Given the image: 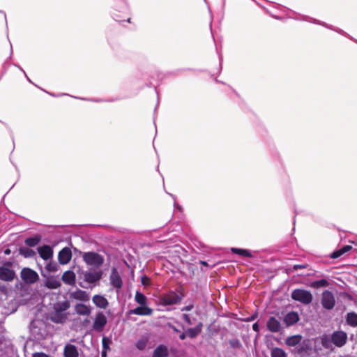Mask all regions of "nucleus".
<instances>
[{"mask_svg": "<svg viewBox=\"0 0 357 357\" xmlns=\"http://www.w3.org/2000/svg\"><path fill=\"white\" fill-rule=\"evenodd\" d=\"M291 296L293 300L300 302L303 305H308L311 303L313 300L312 293L303 289H296L293 290Z\"/></svg>", "mask_w": 357, "mask_h": 357, "instance_id": "f257e3e1", "label": "nucleus"}, {"mask_svg": "<svg viewBox=\"0 0 357 357\" xmlns=\"http://www.w3.org/2000/svg\"><path fill=\"white\" fill-rule=\"evenodd\" d=\"M83 259L86 264L95 267L100 266L104 262L103 257L100 255L93 252L84 253Z\"/></svg>", "mask_w": 357, "mask_h": 357, "instance_id": "f03ea898", "label": "nucleus"}, {"mask_svg": "<svg viewBox=\"0 0 357 357\" xmlns=\"http://www.w3.org/2000/svg\"><path fill=\"white\" fill-rule=\"evenodd\" d=\"M182 298L183 296L181 294L170 291L160 297V303L163 305H172L179 303Z\"/></svg>", "mask_w": 357, "mask_h": 357, "instance_id": "7ed1b4c3", "label": "nucleus"}, {"mask_svg": "<svg viewBox=\"0 0 357 357\" xmlns=\"http://www.w3.org/2000/svg\"><path fill=\"white\" fill-rule=\"evenodd\" d=\"M20 276L26 284H33L39 279L38 274L29 268H23L20 272Z\"/></svg>", "mask_w": 357, "mask_h": 357, "instance_id": "20e7f679", "label": "nucleus"}, {"mask_svg": "<svg viewBox=\"0 0 357 357\" xmlns=\"http://www.w3.org/2000/svg\"><path fill=\"white\" fill-rule=\"evenodd\" d=\"M321 305L326 310H332L335 305V299L333 294L328 291L325 290L321 294Z\"/></svg>", "mask_w": 357, "mask_h": 357, "instance_id": "39448f33", "label": "nucleus"}, {"mask_svg": "<svg viewBox=\"0 0 357 357\" xmlns=\"http://www.w3.org/2000/svg\"><path fill=\"white\" fill-rule=\"evenodd\" d=\"M331 341L337 347H342L347 343V334L342 331H334L331 335Z\"/></svg>", "mask_w": 357, "mask_h": 357, "instance_id": "423d86ee", "label": "nucleus"}, {"mask_svg": "<svg viewBox=\"0 0 357 357\" xmlns=\"http://www.w3.org/2000/svg\"><path fill=\"white\" fill-rule=\"evenodd\" d=\"M107 324V318L103 312H98L95 317L93 328L98 332H101Z\"/></svg>", "mask_w": 357, "mask_h": 357, "instance_id": "0eeeda50", "label": "nucleus"}, {"mask_svg": "<svg viewBox=\"0 0 357 357\" xmlns=\"http://www.w3.org/2000/svg\"><path fill=\"white\" fill-rule=\"evenodd\" d=\"M14 271L6 266L0 267V280L4 281H12L15 278Z\"/></svg>", "mask_w": 357, "mask_h": 357, "instance_id": "6e6552de", "label": "nucleus"}, {"mask_svg": "<svg viewBox=\"0 0 357 357\" xmlns=\"http://www.w3.org/2000/svg\"><path fill=\"white\" fill-rule=\"evenodd\" d=\"M72 258L71 250L68 248H63L58 255V259L61 264H68Z\"/></svg>", "mask_w": 357, "mask_h": 357, "instance_id": "1a4fd4ad", "label": "nucleus"}, {"mask_svg": "<svg viewBox=\"0 0 357 357\" xmlns=\"http://www.w3.org/2000/svg\"><path fill=\"white\" fill-rule=\"evenodd\" d=\"M266 326L271 332L278 333L280 331L281 324L275 317H271L267 321Z\"/></svg>", "mask_w": 357, "mask_h": 357, "instance_id": "9d476101", "label": "nucleus"}, {"mask_svg": "<svg viewBox=\"0 0 357 357\" xmlns=\"http://www.w3.org/2000/svg\"><path fill=\"white\" fill-rule=\"evenodd\" d=\"M38 252L40 255V257L44 260L50 259L53 256V250L50 245H43L38 247Z\"/></svg>", "mask_w": 357, "mask_h": 357, "instance_id": "9b49d317", "label": "nucleus"}, {"mask_svg": "<svg viewBox=\"0 0 357 357\" xmlns=\"http://www.w3.org/2000/svg\"><path fill=\"white\" fill-rule=\"evenodd\" d=\"M152 312L153 310L147 305H139L130 310V314L141 316L151 315Z\"/></svg>", "mask_w": 357, "mask_h": 357, "instance_id": "f8f14e48", "label": "nucleus"}, {"mask_svg": "<svg viewBox=\"0 0 357 357\" xmlns=\"http://www.w3.org/2000/svg\"><path fill=\"white\" fill-rule=\"evenodd\" d=\"M110 283L112 285L113 287L116 289H121L123 284V282L121 280V276L118 273V272L114 269L112 271V273L110 275Z\"/></svg>", "mask_w": 357, "mask_h": 357, "instance_id": "ddd939ff", "label": "nucleus"}, {"mask_svg": "<svg viewBox=\"0 0 357 357\" xmlns=\"http://www.w3.org/2000/svg\"><path fill=\"white\" fill-rule=\"evenodd\" d=\"M284 323L287 326H292L299 321V316L296 312H290L284 317Z\"/></svg>", "mask_w": 357, "mask_h": 357, "instance_id": "4468645a", "label": "nucleus"}, {"mask_svg": "<svg viewBox=\"0 0 357 357\" xmlns=\"http://www.w3.org/2000/svg\"><path fill=\"white\" fill-rule=\"evenodd\" d=\"M70 297L80 301H88L90 299L89 294L84 290L77 289L70 294Z\"/></svg>", "mask_w": 357, "mask_h": 357, "instance_id": "2eb2a0df", "label": "nucleus"}, {"mask_svg": "<svg viewBox=\"0 0 357 357\" xmlns=\"http://www.w3.org/2000/svg\"><path fill=\"white\" fill-rule=\"evenodd\" d=\"M93 303L96 307L101 309H106L109 305V302L103 296L95 295L92 298Z\"/></svg>", "mask_w": 357, "mask_h": 357, "instance_id": "dca6fc26", "label": "nucleus"}, {"mask_svg": "<svg viewBox=\"0 0 357 357\" xmlns=\"http://www.w3.org/2000/svg\"><path fill=\"white\" fill-rule=\"evenodd\" d=\"M169 350L166 345L160 344L153 350L151 357H168Z\"/></svg>", "mask_w": 357, "mask_h": 357, "instance_id": "f3484780", "label": "nucleus"}, {"mask_svg": "<svg viewBox=\"0 0 357 357\" xmlns=\"http://www.w3.org/2000/svg\"><path fill=\"white\" fill-rule=\"evenodd\" d=\"M102 273L100 271L86 272L84 273V280L89 282L93 283L100 280Z\"/></svg>", "mask_w": 357, "mask_h": 357, "instance_id": "a211bd4d", "label": "nucleus"}, {"mask_svg": "<svg viewBox=\"0 0 357 357\" xmlns=\"http://www.w3.org/2000/svg\"><path fill=\"white\" fill-rule=\"evenodd\" d=\"M202 328L203 324L199 322L195 327L188 328L186 330L187 336L191 339L197 337L201 333Z\"/></svg>", "mask_w": 357, "mask_h": 357, "instance_id": "6ab92c4d", "label": "nucleus"}, {"mask_svg": "<svg viewBox=\"0 0 357 357\" xmlns=\"http://www.w3.org/2000/svg\"><path fill=\"white\" fill-rule=\"evenodd\" d=\"M64 357H78L79 353L77 347L70 344H67L64 347Z\"/></svg>", "mask_w": 357, "mask_h": 357, "instance_id": "aec40b11", "label": "nucleus"}, {"mask_svg": "<svg viewBox=\"0 0 357 357\" xmlns=\"http://www.w3.org/2000/svg\"><path fill=\"white\" fill-rule=\"evenodd\" d=\"M60 280L54 277L47 278L45 281V286L50 289H55L61 286Z\"/></svg>", "mask_w": 357, "mask_h": 357, "instance_id": "412c9836", "label": "nucleus"}, {"mask_svg": "<svg viewBox=\"0 0 357 357\" xmlns=\"http://www.w3.org/2000/svg\"><path fill=\"white\" fill-rule=\"evenodd\" d=\"M61 278L65 284L74 285L75 283V274L73 271H67L64 272Z\"/></svg>", "mask_w": 357, "mask_h": 357, "instance_id": "4be33fe9", "label": "nucleus"}, {"mask_svg": "<svg viewBox=\"0 0 357 357\" xmlns=\"http://www.w3.org/2000/svg\"><path fill=\"white\" fill-rule=\"evenodd\" d=\"M75 310L77 314L84 316H89L91 312L90 307L82 303L76 304L75 306Z\"/></svg>", "mask_w": 357, "mask_h": 357, "instance_id": "5701e85b", "label": "nucleus"}, {"mask_svg": "<svg viewBox=\"0 0 357 357\" xmlns=\"http://www.w3.org/2000/svg\"><path fill=\"white\" fill-rule=\"evenodd\" d=\"M351 249H352L351 245H344L342 248L333 252L330 255V257L331 259H337V258L341 257L342 255H343L344 254H345L346 252H348L349 251L351 250Z\"/></svg>", "mask_w": 357, "mask_h": 357, "instance_id": "b1692460", "label": "nucleus"}, {"mask_svg": "<svg viewBox=\"0 0 357 357\" xmlns=\"http://www.w3.org/2000/svg\"><path fill=\"white\" fill-rule=\"evenodd\" d=\"M51 319L55 323H63L67 319V314L54 310Z\"/></svg>", "mask_w": 357, "mask_h": 357, "instance_id": "393cba45", "label": "nucleus"}, {"mask_svg": "<svg viewBox=\"0 0 357 357\" xmlns=\"http://www.w3.org/2000/svg\"><path fill=\"white\" fill-rule=\"evenodd\" d=\"M302 340V336L301 335H295L290 337H288L286 340L285 343L289 347H294L297 344H298Z\"/></svg>", "mask_w": 357, "mask_h": 357, "instance_id": "a878e982", "label": "nucleus"}, {"mask_svg": "<svg viewBox=\"0 0 357 357\" xmlns=\"http://www.w3.org/2000/svg\"><path fill=\"white\" fill-rule=\"evenodd\" d=\"M346 321L348 325L356 327L357 326V314L355 312H349L347 314Z\"/></svg>", "mask_w": 357, "mask_h": 357, "instance_id": "bb28decb", "label": "nucleus"}, {"mask_svg": "<svg viewBox=\"0 0 357 357\" xmlns=\"http://www.w3.org/2000/svg\"><path fill=\"white\" fill-rule=\"evenodd\" d=\"M40 240L41 236L40 235H36L34 236L26 238L25 244L29 247H34L39 243Z\"/></svg>", "mask_w": 357, "mask_h": 357, "instance_id": "cd10ccee", "label": "nucleus"}, {"mask_svg": "<svg viewBox=\"0 0 357 357\" xmlns=\"http://www.w3.org/2000/svg\"><path fill=\"white\" fill-rule=\"evenodd\" d=\"M231 251L232 253L236 254V255H238L241 256H243V257H252V255L251 254V252L249 250H245V249L232 248L231 249Z\"/></svg>", "mask_w": 357, "mask_h": 357, "instance_id": "c85d7f7f", "label": "nucleus"}, {"mask_svg": "<svg viewBox=\"0 0 357 357\" xmlns=\"http://www.w3.org/2000/svg\"><path fill=\"white\" fill-rule=\"evenodd\" d=\"M329 285V282L326 279H321L319 280H316L312 282L310 284V287L314 289H318L320 287H325Z\"/></svg>", "mask_w": 357, "mask_h": 357, "instance_id": "c756f323", "label": "nucleus"}, {"mask_svg": "<svg viewBox=\"0 0 357 357\" xmlns=\"http://www.w3.org/2000/svg\"><path fill=\"white\" fill-rule=\"evenodd\" d=\"M135 300L139 305H146L147 298L142 293L139 291L136 292Z\"/></svg>", "mask_w": 357, "mask_h": 357, "instance_id": "7c9ffc66", "label": "nucleus"}, {"mask_svg": "<svg viewBox=\"0 0 357 357\" xmlns=\"http://www.w3.org/2000/svg\"><path fill=\"white\" fill-rule=\"evenodd\" d=\"M70 307V303L68 301L57 303L54 306V310L59 312H64Z\"/></svg>", "mask_w": 357, "mask_h": 357, "instance_id": "2f4dec72", "label": "nucleus"}, {"mask_svg": "<svg viewBox=\"0 0 357 357\" xmlns=\"http://www.w3.org/2000/svg\"><path fill=\"white\" fill-rule=\"evenodd\" d=\"M271 357H287L285 351L280 348L275 347L271 351Z\"/></svg>", "mask_w": 357, "mask_h": 357, "instance_id": "473e14b6", "label": "nucleus"}, {"mask_svg": "<svg viewBox=\"0 0 357 357\" xmlns=\"http://www.w3.org/2000/svg\"><path fill=\"white\" fill-rule=\"evenodd\" d=\"M20 252L22 255L25 257H31L35 255V252L28 248H22L20 250Z\"/></svg>", "mask_w": 357, "mask_h": 357, "instance_id": "72a5a7b5", "label": "nucleus"}, {"mask_svg": "<svg viewBox=\"0 0 357 357\" xmlns=\"http://www.w3.org/2000/svg\"><path fill=\"white\" fill-rule=\"evenodd\" d=\"M332 343L331 337L324 336L321 338V344L325 349H331Z\"/></svg>", "mask_w": 357, "mask_h": 357, "instance_id": "f704fd0d", "label": "nucleus"}, {"mask_svg": "<svg viewBox=\"0 0 357 357\" xmlns=\"http://www.w3.org/2000/svg\"><path fill=\"white\" fill-rule=\"evenodd\" d=\"M146 344H147V339L142 338V339H140L137 341V342L135 344V347L139 350H144L146 348Z\"/></svg>", "mask_w": 357, "mask_h": 357, "instance_id": "c9c22d12", "label": "nucleus"}, {"mask_svg": "<svg viewBox=\"0 0 357 357\" xmlns=\"http://www.w3.org/2000/svg\"><path fill=\"white\" fill-rule=\"evenodd\" d=\"M112 343V340L110 338L107 337H103L102 339V349L105 351H109L110 349L109 345Z\"/></svg>", "mask_w": 357, "mask_h": 357, "instance_id": "e433bc0d", "label": "nucleus"}, {"mask_svg": "<svg viewBox=\"0 0 357 357\" xmlns=\"http://www.w3.org/2000/svg\"><path fill=\"white\" fill-rule=\"evenodd\" d=\"M57 268L58 265L55 262H50L45 266L46 270L49 272H55L57 271Z\"/></svg>", "mask_w": 357, "mask_h": 357, "instance_id": "4c0bfd02", "label": "nucleus"}, {"mask_svg": "<svg viewBox=\"0 0 357 357\" xmlns=\"http://www.w3.org/2000/svg\"><path fill=\"white\" fill-rule=\"evenodd\" d=\"M182 319L185 321V322L188 325H191L192 324V321H191V319H190V317L189 314H182Z\"/></svg>", "mask_w": 357, "mask_h": 357, "instance_id": "58836bf2", "label": "nucleus"}, {"mask_svg": "<svg viewBox=\"0 0 357 357\" xmlns=\"http://www.w3.org/2000/svg\"><path fill=\"white\" fill-rule=\"evenodd\" d=\"M307 267V265L305 264H297L294 266V270L296 271L298 269H302L305 268Z\"/></svg>", "mask_w": 357, "mask_h": 357, "instance_id": "ea45409f", "label": "nucleus"}, {"mask_svg": "<svg viewBox=\"0 0 357 357\" xmlns=\"http://www.w3.org/2000/svg\"><path fill=\"white\" fill-rule=\"evenodd\" d=\"M193 305H188L187 306H185L183 307L182 309H181V311L184 312V311H190L191 310H192L193 308Z\"/></svg>", "mask_w": 357, "mask_h": 357, "instance_id": "a19ab883", "label": "nucleus"}, {"mask_svg": "<svg viewBox=\"0 0 357 357\" xmlns=\"http://www.w3.org/2000/svg\"><path fill=\"white\" fill-rule=\"evenodd\" d=\"M33 357H49V356L44 353H36L33 355Z\"/></svg>", "mask_w": 357, "mask_h": 357, "instance_id": "79ce46f5", "label": "nucleus"}, {"mask_svg": "<svg viewBox=\"0 0 357 357\" xmlns=\"http://www.w3.org/2000/svg\"><path fill=\"white\" fill-rule=\"evenodd\" d=\"M252 329L256 331V332H259V325L257 323H255L253 325H252Z\"/></svg>", "mask_w": 357, "mask_h": 357, "instance_id": "37998d69", "label": "nucleus"}, {"mask_svg": "<svg viewBox=\"0 0 357 357\" xmlns=\"http://www.w3.org/2000/svg\"><path fill=\"white\" fill-rule=\"evenodd\" d=\"M187 336V334H186V331L183 333H182L180 335H179V339L181 340H183L186 338Z\"/></svg>", "mask_w": 357, "mask_h": 357, "instance_id": "c03bdc74", "label": "nucleus"}, {"mask_svg": "<svg viewBox=\"0 0 357 357\" xmlns=\"http://www.w3.org/2000/svg\"><path fill=\"white\" fill-rule=\"evenodd\" d=\"M149 280V278L144 276L142 278V282L143 284H146V282Z\"/></svg>", "mask_w": 357, "mask_h": 357, "instance_id": "a18cd8bd", "label": "nucleus"}, {"mask_svg": "<svg viewBox=\"0 0 357 357\" xmlns=\"http://www.w3.org/2000/svg\"><path fill=\"white\" fill-rule=\"evenodd\" d=\"M101 356L102 357H107V351L102 349V352H101Z\"/></svg>", "mask_w": 357, "mask_h": 357, "instance_id": "49530a36", "label": "nucleus"}, {"mask_svg": "<svg viewBox=\"0 0 357 357\" xmlns=\"http://www.w3.org/2000/svg\"><path fill=\"white\" fill-rule=\"evenodd\" d=\"M172 329L175 332H178V330L176 327H173Z\"/></svg>", "mask_w": 357, "mask_h": 357, "instance_id": "de8ad7c7", "label": "nucleus"}, {"mask_svg": "<svg viewBox=\"0 0 357 357\" xmlns=\"http://www.w3.org/2000/svg\"><path fill=\"white\" fill-rule=\"evenodd\" d=\"M5 253H6V254H9V253H10V250H6L5 251Z\"/></svg>", "mask_w": 357, "mask_h": 357, "instance_id": "09e8293b", "label": "nucleus"}]
</instances>
